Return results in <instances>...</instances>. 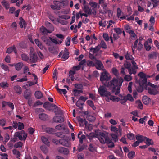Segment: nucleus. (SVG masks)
<instances>
[{
  "instance_id": "obj_17",
  "label": "nucleus",
  "mask_w": 159,
  "mask_h": 159,
  "mask_svg": "<svg viewBox=\"0 0 159 159\" xmlns=\"http://www.w3.org/2000/svg\"><path fill=\"white\" fill-rule=\"evenodd\" d=\"M100 49V46L98 45L94 48H93V47H91L90 49V51L91 52H92V53L93 54H96L99 51Z\"/></svg>"
},
{
  "instance_id": "obj_58",
  "label": "nucleus",
  "mask_w": 159,
  "mask_h": 159,
  "mask_svg": "<svg viewBox=\"0 0 159 159\" xmlns=\"http://www.w3.org/2000/svg\"><path fill=\"white\" fill-rule=\"evenodd\" d=\"M106 143L108 144V147L109 148H112L114 146V143L110 139L109 142H107Z\"/></svg>"
},
{
  "instance_id": "obj_11",
  "label": "nucleus",
  "mask_w": 159,
  "mask_h": 159,
  "mask_svg": "<svg viewBox=\"0 0 159 159\" xmlns=\"http://www.w3.org/2000/svg\"><path fill=\"white\" fill-rule=\"evenodd\" d=\"M95 64L96 68L98 70H101L103 68V64L100 60L95 59Z\"/></svg>"
},
{
  "instance_id": "obj_3",
  "label": "nucleus",
  "mask_w": 159,
  "mask_h": 159,
  "mask_svg": "<svg viewBox=\"0 0 159 159\" xmlns=\"http://www.w3.org/2000/svg\"><path fill=\"white\" fill-rule=\"evenodd\" d=\"M98 92L101 97H106L108 98L107 101L109 102L111 96V93L107 91V88L104 86H100L98 89Z\"/></svg>"
},
{
  "instance_id": "obj_19",
  "label": "nucleus",
  "mask_w": 159,
  "mask_h": 159,
  "mask_svg": "<svg viewBox=\"0 0 159 159\" xmlns=\"http://www.w3.org/2000/svg\"><path fill=\"white\" fill-rule=\"evenodd\" d=\"M13 89L16 92L19 94H20L22 93V90L21 87L19 85H16L14 87Z\"/></svg>"
},
{
  "instance_id": "obj_24",
  "label": "nucleus",
  "mask_w": 159,
  "mask_h": 159,
  "mask_svg": "<svg viewBox=\"0 0 159 159\" xmlns=\"http://www.w3.org/2000/svg\"><path fill=\"white\" fill-rule=\"evenodd\" d=\"M124 66L125 68L128 69V71L129 74L130 70V69L131 70V69H132V67H131V64L128 61H126L124 63Z\"/></svg>"
},
{
  "instance_id": "obj_9",
  "label": "nucleus",
  "mask_w": 159,
  "mask_h": 159,
  "mask_svg": "<svg viewBox=\"0 0 159 159\" xmlns=\"http://www.w3.org/2000/svg\"><path fill=\"white\" fill-rule=\"evenodd\" d=\"M131 63L133 65V67H132L131 70H130L129 74L135 75L136 72V70L138 68V67L136 64V63L133 59L131 60Z\"/></svg>"
},
{
  "instance_id": "obj_62",
  "label": "nucleus",
  "mask_w": 159,
  "mask_h": 159,
  "mask_svg": "<svg viewBox=\"0 0 159 159\" xmlns=\"http://www.w3.org/2000/svg\"><path fill=\"white\" fill-rule=\"evenodd\" d=\"M132 79L131 76L129 75H126L124 77V79L125 80L129 81L131 80Z\"/></svg>"
},
{
  "instance_id": "obj_59",
  "label": "nucleus",
  "mask_w": 159,
  "mask_h": 159,
  "mask_svg": "<svg viewBox=\"0 0 159 159\" xmlns=\"http://www.w3.org/2000/svg\"><path fill=\"white\" fill-rule=\"evenodd\" d=\"M138 39H136V41H135L134 43V44L133 47H132V51H133V53H134V49L136 48L137 47V44H138Z\"/></svg>"
},
{
  "instance_id": "obj_23",
  "label": "nucleus",
  "mask_w": 159,
  "mask_h": 159,
  "mask_svg": "<svg viewBox=\"0 0 159 159\" xmlns=\"http://www.w3.org/2000/svg\"><path fill=\"white\" fill-rule=\"evenodd\" d=\"M83 10L84 11L89 15H91L92 14V10L90 9L87 6L84 5V7Z\"/></svg>"
},
{
  "instance_id": "obj_57",
  "label": "nucleus",
  "mask_w": 159,
  "mask_h": 159,
  "mask_svg": "<svg viewBox=\"0 0 159 159\" xmlns=\"http://www.w3.org/2000/svg\"><path fill=\"white\" fill-rule=\"evenodd\" d=\"M138 75L140 77L139 79L147 78L146 75L142 72H139L138 74Z\"/></svg>"
},
{
  "instance_id": "obj_32",
  "label": "nucleus",
  "mask_w": 159,
  "mask_h": 159,
  "mask_svg": "<svg viewBox=\"0 0 159 159\" xmlns=\"http://www.w3.org/2000/svg\"><path fill=\"white\" fill-rule=\"evenodd\" d=\"M86 102L87 104L91 107L93 110H95L96 109V107L94 106L93 101L90 100H88Z\"/></svg>"
},
{
  "instance_id": "obj_7",
  "label": "nucleus",
  "mask_w": 159,
  "mask_h": 159,
  "mask_svg": "<svg viewBox=\"0 0 159 159\" xmlns=\"http://www.w3.org/2000/svg\"><path fill=\"white\" fill-rule=\"evenodd\" d=\"M53 3L54 5H51L50 6L51 7L53 10H60L61 5L63 4V2L57 1H54Z\"/></svg>"
},
{
  "instance_id": "obj_16",
  "label": "nucleus",
  "mask_w": 159,
  "mask_h": 159,
  "mask_svg": "<svg viewBox=\"0 0 159 159\" xmlns=\"http://www.w3.org/2000/svg\"><path fill=\"white\" fill-rule=\"evenodd\" d=\"M49 51L52 53L57 54H58V49L57 48L54 47H50L48 48Z\"/></svg>"
},
{
  "instance_id": "obj_2",
  "label": "nucleus",
  "mask_w": 159,
  "mask_h": 159,
  "mask_svg": "<svg viewBox=\"0 0 159 159\" xmlns=\"http://www.w3.org/2000/svg\"><path fill=\"white\" fill-rule=\"evenodd\" d=\"M158 86L150 82H148L145 87V89L148 90V93L150 94L155 95L158 93L157 89Z\"/></svg>"
},
{
  "instance_id": "obj_49",
  "label": "nucleus",
  "mask_w": 159,
  "mask_h": 159,
  "mask_svg": "<svg viewBox=\"0 0 159 159\" xmlns=\"http://www.w3.org/2000/svg\"><path fill=\"white\" fill-rule=\"evenodd\" d=\"M40 148L43 152L45 154L48 152V149L45 145H43L40 147Z\"/></svg>"
},
{
  "instance_id": "obj_26",
  "label": "nucleus",
  "mask_w": 159,
  "mask_h": 159,
  "mask_svg": "<svg viewBox=\"0 0 159 159\" xmlns=\"http://www.w3.org/2000/svg\"><path fill=\"white\" fill-rule=\"evenodd\" d=\"M19 19L20 20V22H19V24L20 25V27L21 28L24 27L25 28L26 24L25 21L21 17H20Z\"/></svg>"
},
{
  "instance_id": "obj_35",
  "label": "nucleus",
  "mask_w": 159,
  "mask_h": 159,
  "mask_svg": "<svg viewBox=\"0 0 159 159\" xmlns=\"http://www.w3.org/2000/svg\"><path fill=\"white\" fill-rule=\"evenodd\" d=\"M99 3L102 5L103 9H105L107 6V4L105 2V0H98Z\"/></svg>"
},
{
  "instance_id": "obj_28",
  "label": "nucleus",
  "mask_w": 159,
  "mask_h": 159,
  "mask_svg": "<svg viewBox=\"0 0 159 159\" xmlns=\"http://www.w3.org/2000/svg\"><path fill=\"white\" fill-rule=\"evenodd\" d=\"M74 95L75 96L77 97L79 96L80 93H82L83 91L82 90H78L76 89H74L73 91Z\"/></svg>"
},
{
  "instance_id": "obj_31",
  "label": "nucleus",
  "mask_w": 159,
  "mask_h": 159,
  "mask_svg": "<svg viewBox=\"0 0 159 159\" xmlns=\"http://www.w3.org/2000/svg\"><path fill=\"white\" fill-rule=\"evenodd\" d=\"M42 141L45 144L48 146H49V141L48 139L45 137H42L41 138Z\"/></svg>"
},
{
  "instance_id": "obj_21",
  "label": "nucleus",
  "mask_w": 159,
  "mask_h": 159,
  "mask_svg": "<svg viewBox=\"0 0 159 159\" xmlns=\"http://www.w3.org/2000/svg\"><path fill=\"white\" fill-rule=\"evenodd\" d=\"M17 71L20 70L22 66H23V64L22 62H18L14 65Z\"/></svg>"
},
{
  "instance_id": "obj_42",
  "label": "nucleus",
  "mask_w": 159,
  "mask_h": 159,
  "mask_svg": "<svg viewBox=\"0 0 159 159\" xmlns=\"http://www.w3.org/2000/svg\"><path fill=\"white\" fill-rule=\"evenodd\" d=\"M46 131L47 133L52 134L55 132V129L50 128H47L46 129Z\"/></svg>"
},
{
  "instance_id": "obj_5",
  "label": "nucleus",
  "mask_w": 159,
  "mask_h": 159,
  "mask_svg": "<svg viewBox=\"0 0 159 159\" xmlns=\"http://www.w3.org/2000/svg\"><path fill=\"white\" fill-rule=\"evenodd\" d=\"M59 144L66 147H69L70 146V144L68 141V138L65 135H64L62 138L59 139Z\"/></svg>"
},
{
  "instance_id": "obj_18",
  "label": "nucleus",
  "mask_w": 159,
  "mask_h": 159,
  "mask_svg": "<svg viewBox=\"0 0 159 159\" xmlns=\"http://www.w3.org/2000/svg\"><path fill=\"white\" fill-rule=\"evenodd\" d=\"M39 118L43 120H46L48 119V116L45 113H42L39 115Z\"/></svg>"
},
{
  "instance_id": "obj_13",
  "label": "nucleus",
  "mask_w": 159,
  "mask_h": 159,
  "mask_svg": "<svg viewBox=\"0 0 159 159\" xmlns=\"http://www.w3.org/2000/svg\"><path fill=\"white\" fill-rule=\"evenodd\" d=\"M57 150L59 152L65 154H66L69 152V151L67 148L62 147H59Z\"/></svg>"
},
{
  "instance_id": "obj_50",
  "label": "nucleus",
  "mask_w": 159,
  "mask_h": 159,
  "mask_svg": "<svg viewBox=\"0 0 159 159\" xmlns=\"http://www.w3.org/2000/svg\"><path fill=\"white\" fill-rule=\"evenodd\" d=\"M145 85V86H143L141 85H139V86L138 87L137 89L138 92H142L144 88L145 89V87H146Z\"/></svg>"
},
{
  "instance_id": "obj_55",
  "label": "nucleus",
  "mask_w": 159,
  "mask_h": 159,
  "mask_svg": "<svg viewBox=\"0 0 159 159\" xmlns=\"http://www.w3.org/2000/svg\"><path fill=\"white\" fill-rule=\"evenodd\" d=\"M125 58L128 60H132L133 59V58L132 56L128 52H127L126 54L125 55Z\"/></svg>"
},
{
  "instance_id": "obj_33",
  "label": "nucleus",
  "mask_w": 159,
  "mask_h": 159,
  "mask_svg": "<svg viewBox=\"0 0 159 159\" xmlns=\"http://www.w3.org/2000/svg\"><path fill=\"white\" fill-rule=\"evenodd\" d=\"M35 43L38 47L41 49H43L44 47L42 45L41 42L39 41L38 39H36L35 40Z\"/></svg>"
},
{
  "instance_id": "obj_41",
  "label": "nucleus",
  "mask_w": 159,
  "mask_h": 159,
  "mask_svg": "<svg viewBox=\"0 0 159 159\" xmlns=\"http://www.w3.org/2000/svg\"><path fill=\"white\" fill-rule=\"evenodd\" d=\"M31 93L30 92H28L27 90H26L24 93V97L26 99H28Z\"/></svg>"
},
{
  "instance_id": "obj_60",
  "label": "nucleus",
  "mask_w": 159,
  "mask_h": 159,
  "mask_svg": "<svg viewBox=\"0 0 159 159\" xmlns=\"http://www.w3.org/2000/svg\"><path fill=\"white\" fill-rule=\"evenodd\" d=\"M78 120L79 122L80 123H83L84 122L85 125L87 123V121H86L85 119H84L83 118L79 117L78 118Z\"/></svg>"
},
{
  "instance_id": "obj_22",
  "label": "nucleus",
  "mask_w": 159,
  "mask_h": 159,
  "mask_svg": "<svg viewBox=\"0 0 159 159\" xmlns=\"http://www.w3.org/2000/svg\"><path fill=\"white\" fill-rule=\"evenodd\" d=\"M147 82V78L139 79V85H141L145 86V85H146V84Z\"/></svg>"
},
{
  "instance_id": "obj_46",
  "label": "nucleus",
  "mask_w": 159,
  "mask_h": 159,
  "mask_svg": "<svg viewBox=\"0 0 159 159\" xmlns=\"http://www.w3.org/2000/svg\"><path fill=\"white\" fill-rule=\"evenodd\" d=\"M157 55L155 52H152L150 54H149L148 57L150 59H153L156 57Z\"/></svg>"
},
{
  "instance_id": "obj_25",
  "label": "nucleus",
  "mask_w": 159,
  "mask_h": 159,
  "mask_svg": "<svg viewBox=\"0 0 159 159\" xmlns=\"http://www.w3.org/2000/svg\"><path fill=\"white\" fill-rule=\"evenodd\" d=\"M35 97L37 99H41L43 97L42 93L40 91H37L34 93Z\"/></svg>"
},
{
  "instance_id": "obj_53",
  "label": "nucleus",
  "mask_w": 159,
  "mask_h": 159,
  "mask_svg": "<svg viewBox=\"0 0 159 159\" xmlns=\"http://www.w3.org/2000/svg\"><path fill=\"white\" fill-rule=\"evenodd\" d=\"M114 31L116 33V34H118V35L121 34L122 33L121 30L119 28H114Z\"/></svg>"
},
{
  "instance_id": "obj_43",
  "label": "nucleus",
  "mask_w": 159,
  "mask_h": 159,
  "mask_svg": "<svg viewBox=\"0 0 159 159\" xmlns=\"http://www.w3.org/2000/svg\"><path fill=\"white\" fill-rule=\"evenodd\" d=\"M49 39L51 40V44L52 43V42L56 44L59 43L61 44L62 43V41H60L59 42L58 41H57V40L56 39H52L51 37H49Z\"/></svg>"
},
{
  "instance_id": "obj_10",
  "label": "nucleus",
  "mask_w": 159,
  "mask_h": 159,
  "mask_svg": "<svg viewBox=\"0 0 159 159\" xmlns=\"http://www.w3.org/2000/svg\"><path fill=\"white\" fill-rule=\"evenodd\" d=\"M38 57L36 53L30 54V61L32 63H35L37 61Z\"/></svg>"
},
{
  "instance_id": "obj_47",
  "label": "nucleus",
  "mask_w": 159,
  "mask_h": 159,
  "mask_svg": "<svg viewBox=\"0 0 159 159\" xmlns=\"http://www.w3.org/2000/svg\"><path fill=\"white\" fill-rule=\"evenodd\" d=\"M23 143L19 141L16 143L14 145V147L15 148L22 147L23 146Z\"/></svg>"
},
{
  "instance_id": "obj_40",
  "label": "nucleus",
  "mask_w": 159,
  "mask_h": 159,
  "mask_svg": "<svg viewBox=\"0 0 159 159\" xmlns=\"http://www.w3.org/2000/svg\"><path fill=\"white\" fill-rule=\"evenodd\" d=\"M145 140L146 141L145 143L148 146L153 144V142L152 139L146 137Z\"/></svg>"
},
{
  "instance_id": "obj_30",
  "label": "nucleus",
  "mask_w": 159,
  "mask_h": 159,
  "mask_svg": "<svg viewBox=\"0 0 159 159\" xmlns=\"http://www.w3.org/2000/svg\"><path fill=\"white\" fill-rule=\"evenodd\" d=\"M98 45L100 46V48H102L103 49H106L107 48V46L105 42L103 40L101 41L100 44H99Z\"/></svg>"
},
{
  "instance_id": "obj_29",
  "label": "nucleus",
  "mask_w": 159,
  "mask_h": 159,
  "mask_svg": "<svg viewBox=\"0 0 159 159\" xmlns=\"http://www.w3.org/2000/svg\"><path fill=\"white\" fill-rule=\"evenodd\" d=\"M55 129L58 130H65L66 128L65 126L63 125L59 124L56 126L55 127Z\"/></svg>"
},
{
  "instance_id": "obj_56",
  "label": "nucleus",
  "mask_w": 159,
  "mask_h": 159,
  "mask_svg": "<svg viewBox=\"0 0 159 159\" xmlns=\"http://www.w3.org/2000/svg\"><path fill=\"white\" fill-rule=\"evenodd\" d=\"M108 23V22H107L106 21H99V25L100 26H102L103 27H105L107 25V24Z\"/></svg>"
},
{
  "instance_id": "obj_38",
  "label": "nucleus",
  "mask_w": 159,
  "mask_h": 159,
  "mask_svg": "<svg viewBox=\"0 0 159 159\" xmlns=\"http://www.w3.org/2000/svg\"><path fill=\"white\" fill-rule=\"evenodd\" d=\"M15 136H16L17 138H18L20 140H23V138L22 137L21 132H16L15 134Z\"/></svg>"
},
{
  "instance_id": "obj_54",
  "label": "nucleus",
  "mask_w": 159,
  "mask_h": 159,
  "mask_svg": "<svg viewBox=\"0 0 159 159\" xmlns=\"http://www.w3.org/2000/svg\"><path fill=\"white\" fill-rule=\"evenodd\" d=\"M125 98L128 100H129L131 102L134 101V99L132 95L129 94L127 95L126 96H125Z\"/></svg>"
},
{
  "instance_id": "obj_63",
  "label": "nucleus",
  "mask_w": 159,
  "mask_h": 159,
  "mask_svg": "<svg viewBox=\"0 0 159 159\" xmlns=\"http://www.w3.org/2000/svg\"><path fill=\"white\" fill-rule=\"evenodd\" d=\"M0 86L3 88H5L8 87V84L7 82H2L0 84Z\"/></svg>"
},
{
  "instance_id": "obj_14",
  "label": "nucleus",
  "mask_w": 159,
  "mask_h": 159,
  "mask_svg": "<svg viewBox=\"0 0 159 159\" xmlns=\"http://www.w3.org/2000/svg\"><path fill=\"white\" fill-rule=\"evenodd\" d=\"M52 107H54L55 109L56 110L55 111V113L56 115H62L63 112L60 109L58 108L54 104H52Z\"/></svg>"
},
{
  "instance_id": "obj_6",
  "label": "nucleus",
  "mask_w": 159,
  "mask_h": 159,
  "mask_svg": "<svg viewBox=\"0 0 159 159\" xmlns=\"http://www.w3.org/2000/svg\"><path fill=\"white\" fill-rule=\"evenodd\" d=\"M110 79L109 74L106 71L101 73L100 80L103 83L104 81H107Z\"/></svg>"
},
{
  "instance_id": "obj_64",
  "label": "nucleus",
  "mask_w": 159,
  "mask_h": 159,
  "mask_svg": "<svg viewBox=\"0 0 159 159\" xmlns=\"http://www.w3.org/2000/svg\"><path fill=\"white\" fill-rule=\"evenodd\" d=\"M1 67L5 71H7L9 70L8 67L4 64L2 63L1 64Z\"/></svg>"
},
{
  "instance_id": "obj_51",
  "label": "nucleus",
  "mask_w": 159,
  "mask_h": 159,
  "mask_svg": "<svg viewBox=\"0 0 159 159\" xmlns=\"http://www.w3.org/2000/svg\"><path fill=\"white\" fill-rule=\"evenodd\" d=\"M144 46L146 50L148 51H149L151 48V46L148 44V42L147 41L145 42Z\"/></svg>"
},
{
  "instance_id": "obj_36",
  "label": "nucleus",
  "mask_w": 159,
  "mask_h": 159,
  "mask_svg": "<svg viewBox=\"0 0 159 159\" xmlns=\"http://www.w3.org/2000/svg\"><path fill=\"white\" fill-rule=\"evenodd\" d=\"M69 52H68L64 53L61 57V59L63 61H65L68 59L69 57Z\"/></svg>"
},
{
  "instance_id": "obj_44",
  "label": "nucleus",
  "mask_w": 159,
  "mask_h": 159,
  "mask_svg": "<svg viewBox=\"0 0 159 159\" xmlns=\"http://www.w3.org/2000/svg\"><path fill=\"white\" fill-rule=\"evenodd\" d=\"M135 152L134 151H132L129 152L128 154V156L129 158L132 159L134 157Z\"/></svg>"
},
{
  "instance_id": "obj_15",
  "label": "nucleus",
  "mask_w": 159,
  "mask_h": 159,
  "mask_svg": "<svg viewBox=\"0 0 159 159\" xmlns=\"http://www.w3.org/2000/svg\"><path fill=\"white\" fill-rule=\"evenodd\" d=\"M41 39L48 46H51V43L49 38L48 39L45 36H43L41 37Z\"/></svg>"
},
{
  "instance_id": "obj_39",
  "label": "nucleus",
  "mask_w": 159,
  "mask_h": 159,
  "mask_svg": "<svg viewBox=\"0 0 159 159\" xmlns=\"http://www.w3.org/2000/svg\"><path fill=\"white\" fill-rule=\"evenodd\" d=\"M12 153L13 154L16 155V157L19 158L20 156V152L17 150L16 149H14L12 150Z\"/></svg>"
},
{
  "instance_id": "obj_48",
  "label": "nucleus",
  "mask_w": 159,
  "mask_h": 159,
  "mask_svg": "<svg viewBox=\"0 0 159 159\" xmlns=\"http://www.w3.org/2000/svg\"><path fill=\"white\" fill-rule=\"evenodd\" d=\"M142 100L144 104L147 105L149 103V98L147 96H144Z\"/></svg>"
},
{
  "instance_id": "obj_61",
  "label": "nucleus",
  "mask_w": 159,
  "mask_h": 159,
  "mask_svg": "<svg viewBox=\"0 0 159 159\" xmlns=\"http://www.w3.org/2000/svg\"><path fill=\"white\" fill-rule=\"evenodd\" d=\"M127 136L130 140H133L134 139V135L132 133L128 134Z\"/></svg>"
},
{
  "instance_id": "obj_12",
  "label": "nucleus",
  "mask_w": 159,
  "mask_h": 159,
  "mask_svg": "<svg viewBox=\"0 0 159 159\" xmlns=\"http://www.w3.org/2000/svg\"><path fill=\"white\" fill-rule=\"evenodd\" d=\"M53 121L55 122L61 123L64 121L63 118L60 116H56L53 119Z\"/></svg>"
},
{
  "instance_id": "obj_27",
  "label": "nucleus",
  "mask_w": 159,
  "mask_h": 159,
  "mask_svg": "<svg viewBox=\"0 0 159 159\" xmlns=\"http://www.w3.org/2000/svg\"><path fill=\"white\" fill-rule=\"evenodd\" d=\"M1 3L6 9H8L9 8V4L8 2L6 1H2L1 2Z\"/></svg>"
},
{
  "instance_id": "obj_34",
  "label": "nucleus",
  "mask_w": 159,
  "mask_h": 159,
  "mask_svg": "<svg viewBox=\"0 0 159 159\" xmlns=\"http://www.w3.org/2000/svg\"><path fill=\"white\" fill-rule=\"evenodd\" d=\"M87 119L90 122L94 121L95 120V117L92 115H89L86 116Z\"/></svg>"
},
{
  "instance_id": "obj_4",
  "label": "nucleus",
  "mask_w": 159,
  "mask_h": 159,
  "mask_svg": "<svg viewBox=\"0 0 159 159\" xmlns=\"http://www.w3.org/2000/svg\"><path fill=\"white\" fill-rule=\"evenodd\" d=\"M110 139L107 134L102 132H99L98 139L101 144H105L107 142H109Z\"/></svg>"
},
{
  "instance_id": "obj_20",
  "label": "nucleus",
  "mask_w": 159,
  "mask_h": 159,
  "mask_svg": "<svg viewBox=\"0 0 159 159\" xmlns=\"http://www.w3.org/2000/svg\"><path fill=\"white\" fill-rule=\"evenodd\" d=\"M146 138V137L140 135H136V139L140 143H141L143 141L145 140Z\"/></svg>"
},
{
  "instance_id": "obj_37",
  "label": "nucleus",
  "mask_w": 159,
  "mask_h": 159,
  "mask_svg": "<svg viewBox=\"0 0 159 159\" xmlns=\"http://www.w3.org/2000/svg\"><path fill=\"white\" fill-rule=\"evenodd\" d=\"M40 31L43 34H47V33H49L48 30L43 26H42L41 27Z\"/></svg>"
},
{
  "instance_id": "obj_52",
  "label": "nucleus",
  "mask_w": 159,
  "mask_h": 159,
  "mask_svg": "<svg viewBox=\"0 0 159 159\" xmlns=\"http://www.w3.org/2000/svg\"><path fill=\"white\" fill-rule=\"evenodd\" d=\"M111 136L112 138L113 139V140L115 142H116L118 140L117 135L114 134H111Z\"/></svg>"
},
{
  "instance_id": "obj_1",
  "label": "nucleus",
  "mask_w": 159,
  "mask_h": 159,
  "mask_svg": "<svg viewBox=\"0 0 159 159\" xmlns=\"http://www.w3.org/2000/svg\"><path fill=\"white\" fill-rule=\"evenodd\" d=\"M123 81V79L122 77L119 79L113 78L110 82H106L105 85L109 88L111 90L112 93H115L116 95H118L120 93V87Z\"/></svg>"
},
{
  "instance_id": "obj_8",
  "label": "nucleus",
  "mask_w": 159,
  "mask_h": 159,
  "mask_svg": "<svg viewBox=\"0 0 159 159\" xmlns=\"http://www.w3.org/2000/svg\"><path fill=\"white\" fill-rule=\"evenodd\" d=\"M110 99L114 102H118L120 101V102L122 104H124L127 100V99L125 98V96L123 97V99H121L120 100V98L118 97H116L115 96H111Z\"/></svg>"
},
{
  "instance_id": "obj_45",
  "label": "nucleus",
  "mask_w": 159,
  "mask_h": 159,
  "mask_svg": "<svg viewBox=\"0 0 159 159\" xmlns=\"http://www.w3.org/2000/svg\"><path fill=\"white\" fill-rule=\"evenodd\" d=\"M76 106L79 107L80 109L81 110H82L83 108V107L82 106L84 105V103H81V102L78 100L76 103Z\"/></svg>"
}]
</instances>
